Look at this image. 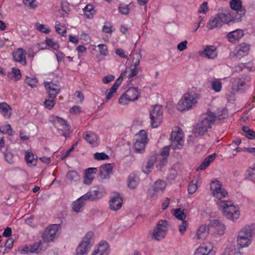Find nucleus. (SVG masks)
<instances>
[{
    "label": "nucleus",
    "instance_id": "7ed1b4c3",
    "mask_svg": "<svg viewBox=\"0 0 255 255\" xmlns=\"http://www.w3.org/2000/svg\"><path fill=\"white\" fill-rule=\"evenodd\" d=\"M130 58L132 60L130 68H126L125 70L122 72L120 76L116 80H124L125 78L130 79L135 76L139 71L138 67L141 56L138 53H131Z\"/></svg>",
    "mask_w": 255,
    "mask_h": 255
},
{
    "label": "nucleus",
    "instance_id": "1a4fd4ad",
    "mask_svg": "<svg viewBox=\"0 0 255 255\" xmlns=\"http://www.w3.org/2000/svg\"><path fill=\"white\" fill-rule=\"evenodd\" d=\"M150 126L152 128H157L163 121V109L159 105L153 106L149 111Z\"/></svg>",
    "mask_w": 255,
    "mask_h": 255
},
{
    "label": "nucleus",
    "instance_id": "a878e982",
    "mask_svg": "<svg viewBox=\"0 0 255 255\" xmlns=\"http://www.w3.org/2000/svg\"><path fill=\"white\" fill-rule=\"evenodd\" d=\"M121 84V81H116L110 88L106 90L105 94L106 101H110L114 97Z\"/></svg>",
    "mask_w": 255,
    "mask_h": 255
},
{
    "label": "nucleus",
    "instance_id": "6ab92c4d",
    "mask_svg": "<svg viewBox=\"0 0 255 255\" xmlns=\"http://www.w3.org/2000/svg\"><path fill=\"white\" fill-rule=\"evenodd\" d=\"M110 252L109 244L106 241H101L95 247L90 255H109Z\"/></svg>",
    "mask_w": 255,
    "mask_h": 255
},
{
    "label": "nucleus",
    "instance_id": "3c124183",
    "mask_svg": "<svg viewBox=\"0 0 255 255\" xmlns=\"http://www.w3.org/2000/svg\"><path fill=\"white\" fill-rule=\"evenodd\" d=\"M35 27L37 30L41 32V33L48 34L50 32V29L45 25L43 24L36 23L35 24Z\"/></svg>",
    "mask_w": 255,
    "mask_h": 255
},
{
    "label": "nucleus",
    "instance_id": "72a5a7b5",
    "mask_svg": "<svg viewBox=\"0 0 255 255\" xmlns=\"http://www.w3.org/2000/svg\"><path fill=\"white\" fill-rule=\"evenodd\" d=\"M97 171V169L94 167L89 168L86 170L84 179V182L85 184L89 185L92 183Z\"/></svg>",
    "mask_w": 255,
    "mask_h": 255
},
{
    "label": "nucleus",
    "instance_id": "412c9836",
    "mask_svg": "<svg viewBox=\"0 0 255 255\" xmlns=\"http://www.w3.org/2000/svg\"><path fill=\"white\" fill-rule=\"evenodd\" d=\"M85 195L88 200H97L103 197L106 194V191L103 187H99L97 189L93 191L88 192Z\"/></svg>",
    "mask_w": 255,
    "mask_h": 255
},
{
    "label": "nucleus",
    "instance_id": "f03ea898",
    "mask_svg": "<svg viewBox=\"0 0 255 255\" xmlns=\"http://www.w3.org/2000/svg\"><path fill=\"white\" fill-rule=\"evenodd\" d=\"M217 206L223 215L227 219L236 222L241 215L240 207L234 204L231 201H218Z\"/></svg>",
    "mask_w": 255,
    "mask_h": 255
},
{
    "label": "nucleus",
    "instance_id": "a18cd8bd",
    "mask_svg": "<svg viewBox=\"0 0 255 255\" xmlns=\"http://www.w3.org/2000/svg\"><path fill=\"white\" fill-rule=\"evenodd\" d=\"M45 43L48 47L54 50L57 51L59 48V44L58 43L52 38H46L45 39Z\"/></svg>",
    "mask_w": 255,
    "mask_h": 255
},
{
    "label": "nucleus",
    "instance_id": "69168bd1",
    "mask_svg": "<svg viewBox=\"0 0 255 255\" xmlns=\"http://www.w3.org/2000/svg\"><path fill=\"white\" fill-rule=\"evenodd\" d=\"M188 222L182 221L181 224L179 226V231L181 234H184L187 230Z\"/></svg>",
    "mask_w": 255,
    "mask_h": 255
},
{
    "label": "nucleus",
    "instance_id": "4c0bfd02",
    "mask_svg": "<svg viewBox=\"0 0 255 255\" xmlns=\"http://www.w3.org/2000/svg\"><path fill=\"white\" fill-rule=\"evenodd\" d=\"M139 183V179L134 174H130L128 177L127 186L130 189H135Z\"/></svg>",
    "mask_w": 255,
    "mask_h": 255
},
{
    "label": "nucleus",
    "instance_id": "20e7f679",
    "mask_svg": "<svg viewBox=\"0 0 255 255\" xmlns=\"http://www.w3.org/2000/svg\"><path fill=\"white\" fill-rule=\"evenodd\" d=\"M254 232L249 226L242 228L239 232L237 238V245L241 248L249 247L252 240Z\"/></svg>",
    "mask_w": 255,
    "mask_h": 255
},
{
    "label": "nucleus",
    "instance_id": "49530a36",
    "mask_svg": "<svg viewBox=\"0 0 255 255\" xmlns=\"http://www.w3.org/2000/svg\"><path fill=\"white\" fill-rule=\"evenodd\" d=\"M172 213L174 216L180 220L184 221L186 216L184 213V210L181 208L173 210Z\"/></svg>",
    "mask_w": 255,
    "mask_h": 255
},
{
    "label": "nucleus",
    "instance_id": "f704fd0d",
    "mask_svg": "<svg viewBox=\"0 0 255 255\" xmlns=\"http://www.w3.org/2000/svg\"><path fill=\"white\" fill-rule=\"evenodd\" d=\"M13 58L15 61L18 62L23 65H25L26 63L25 54L24 51L22 48H19L13 52Z\"/></svg>",
    "mask_w": 255,
    "mask_h": 255
},
{
    "label": "nucleus",
    "instance_id": "0eeeda50",
    "mask_svg": "<svg viewBox=\"0 0 255 255\" xmlns=\"http://www.w3.org/2000/svg\"><path fill=\"white\" fill-rule=\"evenodd\" d=\"M216 119V116L214 113H208L203 120L198 123L195 129V132L199 135L204 134L211 128L212 125Z\"/></svg>",
    "mask_w": 255,
    "mask_h": 255
},
{
    "label": "nucleus",
    "instance_id": "774afa93",
    "mask_svg": "<svg viewBox=\"0 0 255 255\" xmlns=\"http://www.w3.org/2000/svg\"><path fill=\"white\" fill-rule=\"evenodd\" d=\"M81 112V108L79 106H74L69 110V113L73 115L80 114Z\"/></svg>",
    "mask_w": 255,
    "mask_h": 255
},
{
    "label": "nucleus",
    "instance_id": "e433bc0d",
    "mask_svg": "<svg viewBox=\"0 0 255 255\" xmlns=\"http://www.w3.org/2000/svg\"><path fill=\"white\" fill-rule=\"evenodd\" d=\"M250 49V45L246 43H242L237 46L236 48V54L239 56L247 55Z\"/></svg>",
    "mask_w": 255,
    "mask_h": 255
},
{
    "label": "nucleus",
    "instance_id": "13d9d810",
    "mask_svg": "<svg viewBox=\"0 0 255 255\" xmlns=\"http://www.w3.org/2000/svg\"><path fill=\"white\" fill-rule=\"evenodd\" d=\"M97 47L99 48L100 54L103 56H107L109 54L108 46L105 44H100Z\"/></svg>",
    "mask_w": 255,
    "mask_h": 255
},
{
    "label": "nucleus",
    "instance_id": "58836bf2",
    "mask_svg": "<svg viewBox=\"0 0 255 255\" xmlns=\"http://www.w3.org/2000/svg\"><path fill=\"white\" fill-rule=\"evenodd\" d=\"M83 10L86 17L90 19H92L97 12L95 7L90 4H87L85 7L83 8Z\"/></svg>",
    "mask_w": 255,
    "mask_h": 255
},
{
    "label": "nucleus",
    "instance_id": "b1692460",
    "mask_svg": "<svg viewBox=\"0 0 255 255\" xmlns=\"http://www.w3.org/2000/svg\"><path fill=\"white\" fill-rule=\"evenodd\" d=\"M113 166L108 163L101 165L100 167L99 177L102 180L109 179L111 175L113 174Z\"/></svg>",
    "mask_w": 255,
    "mask_h": 255
},
{
    "label": "nucleus",
    "instance_id": "4468645a",
    "mask_svg": "<svg viewBox=\"0 0 255 255\" xmlns=\"http://www.w3.org/2000/svg\"><path fill=\"white\" fill-rule=\"evenodd\" d=\"M60 228L59 224H53L48 226L43 234V239L47 242L53 241L59 236Z\"/></svg>",
    "mask_w": 255,
    "mask_h": 255
},
{
    "label": "nucleus",
    "instance_id": "2eb2a0df",
    "mask_svg": "<svg viewBox=\"0 0 255 255\" xmlns=\"http://www.w3.org/2000/svg\"><path fill=\"white\" fill-rule=\"evenodd\" d=\"M209 225L206 224L200 225L192 238L193 242L198 243L206 240L209 236Z\"/></svg>",
    "mask_w": 255,
    "mask_h": 255
},
{
    "label": "nucleus",
    "instance_id": "0e129e2a",
    "mask_svg": "<svg viewBox=\"0 0 255 255\" xmlns=\"http://www.w3.org/2000/svg\"><path fill=\"white\" fill-rule=\"evenodd\" d=\"M208 11V5L207 2H204L199 7L198 12L200 13H206Z\"/></svg>",
    "mask_w": 255,
    "mask_h": 255
},
{
    "label": "nucleus",
    "instance_id": "5701e85b",
    "mask_svg": "<svg viewBox=\"0 0 255 255\" xmlns=\"http://www.w3.org/2000/svg\"><path fill=\"white\" fill-rule=\"evenodd\" d=\"M85 194L78 198L72 204V209L76 213L82 212L86 202L88 200Z\"/></svg>",
    "mask_w": 255,
    "mask_h": 255
},
{
    "label": "nucleus",
    "instance_id": "dca6fc26",
    "mask_svg": "<svg viewBox=\"0 0 255 255\" xmlns=\"http://www.w3.org/2000/svg\"><path fill=\"white\" fill-rule=\"evenodd\" d=\"M216 253L213 244L211 242H205L195 249L193 255H215Z\"/></svg>",
    "mask_w": 255,
    "mask_h": 255
},
{
    "label": "nucleus",
    "instance_id": "09e8293b",
    "mask_svg": "<svg viewBox=\"0 0 255 255\" xmlns=\"http://www.w3.org/2000/svg\"><path fill=\"white\" fill-rule=\"evenodd\" d=\"M55 99V98H51L50 97L48 99H46L44 102L45 107L48 110H51L56 103Z\"/></svg>",
    "mask_w": 255,
    "mask_h": 255
},
{
    "label": "nucleus",
    "instance_id": "a19ab883",
    "mask_svg": "<svg viewBox=\"0 0 255 255\" xmlns=\"http://www.w3.org/2000/svg\"><path fill=\"white\" fill-rule=\"evenodd\" d=\"M200 182V177L198 176H195L190 182L188 187V191L189 194H192L194 193L198 188V184Z\"/></svg>",
    "mask_w": 255,
    "mask_h": 255
},
{
    "label": "nucleus",
    "instance_id": "aec40b11",
    "mask_svg": "<svg viewBox=\"0 0 255 255\" xmlns=\"http://www.w3.org/2000/svg\"><path fill=\"white\" fill-rule=\"evenodd\" d=\"M44 85L49 97L56 98L60 92V86L55 83L54 81H46L44 83Z\"/></svg>",
    "mask_w": 255,
    "mask_h": 255
},
{
    "label": "nucleus",
    "instance_id": "ddd939ff",
    "mask_svg": "<svg viewBox=\"0 0 255 255\" xmlns=\"http://www.w3.org/2000/svg\"><path fill=\"white\" fill-rule=\"evenodd\" d=\"M171 146L174 149H180L184 144L183 132L181 128L175 127L172 128L171 134Z\"/></svg>",
    "mask_w": 255,
    "mask_h": 255
},
{
    "label": "nucleus",
    "instance_id": "393cba45",
    "mask_svg": "<svg viewBox=\"0 0 255 255\" xmlns=\"http://www.w3.org/2000/svg\"><path fill=\"white\" fill-rule=\"evenodd\" d=\"M199 53L209 59H214L217 56L218 51L215 46L207 45L203 51H200Z\"/></svg>",
    "mask_w": 255,
    "mask_h": 255
},
{
    "label": "nucleus",
    "instance_id": "bb28decb",
    "mask_svg": "<svg viewBox=\"0 0 255 255\" xmlns=\"http://www.w3.org/2000/svg\"><path fill=\"white\" fill-rule=\"evenodd\" d=\"M42 250V241L38 240L32 245L26 246L23 249V252L26 253L38 254Z\"/></svg>",
    "mask_w": 255,
    "mask_h": 255
},
{
    "label": "nucleus",
    "instance_id": "5fc2aeb1",
    "mask_svg": "<svg viewBox=\"0 0 255 255\" xmlns=\"http://www.w3.org/2000/svg\"><path fill=\"white\" fill-rule=\"evenodd\" d=\"M246 177L247 179L253 180L255 179V167H250L246 172Z\"/></svg>",
    "mask_w": 255,
    "mask_h": 255
},
{
    "label": "nucleus",
    "instance_id": "4be33fe9",
    "mask_svg": "<svg viewBox=\"0 0 255 255\" xmlns=\"http://www.w3.org/2000/svg\"><path fill=\"white\" fill-rule=\"evenodd\" d=\"M166 185L167 183L166 181L162 180H157L154 183L152 187V190L150 192L153 191V193L150 192V196L151 197H154V196H157L163 193L165 189Z\"/></svg>",
    "mask_w": 255,
    "mask_h": 255
},
{
    "label": "nucleus",
    "instance_id": "c756f323",
    "mask_svg": "<svg viewBox=\"0 0 255 255\" xmlns=\"http://www.w3.org/2000/svg\"><path fill=\"white\" fill-rule=\"evenodd\" d=\"M208 225H209V228L210 227L213 228L219 234L222 235L224 233L225 226L224 224L220 220H211Z\"/></svg>",
    "mask_w": 255,
    "mask_h": 255
},
{
    "label": "nucleus",
    "instance_id": "2f4dec72",
    "mask_svg": "<svg viewBox=\"0 0 255 255\" xmlns=\"http://www.w3.org/2000/svg\"><path fill=\"white\" fill-rule=\"evenodd\" d=\"M24 159L26 164L29 167H34L37 163V158L31 151H26L24 153Z\"/></svg>",
    "mask_w": 255,
    "mask_h": 255
},
{
    "label": "nucleus",
    "instance_id": "c9c22d12",
    "mask_svg": "<svg viewBox=\"0 0 255 255\" xmlns=\"http://www.w3.org/2000/svg\"><path fill=\"white\" fill-rule=\"evenodd\" d=\"M80 177L79 173L74 170L69 171L66 176V180L68 183H77L80 180Z\"/></svg>",
    "mask_w": 255,
    "mask_h": 255
},
{
    "label": "nucleus",
    "instance_id": "052dcab7",
    "mask_svg": "<svg viewBox=\"0 0 255 255\" xmlns=\"http://www.w3.org/2000/svg\"><path fill=\"white\" fill-rule=\"evenodd\" d=\"M120 12L124 15H127L129 13V8L128 5L120 4L119 7Z\"/></svg>",
    "mask_w": 255,
    "mask_h": 255
},
{
    "label": "nucleus",
    "instance_id": "9d476101",
    "mask_svg": "<svg viewBox=\"0 0 255 255\" xmlns=\"http://www.w3.org/2000/svg\"><path fill=\"white\" fill-rule=\"evenodd\" d=\"M148 142L147 132L143 129L140 130L135 135L133 142L134 150L139 153L145 151V146Z\"/></svg>",
    "mask_w": 255,
    "mask_h": 255
},
{
    "label": "nucleus",
    "instance_id": "423d86ee",
    "mask_svg": "<svg viewBox=\"0 0 255 255\" xmlns=\"http://www.w3.org/2000/svg\"><path fill=\"white\" fill-rule=\"evenodd\" d=\"M140 92L136 88L130 87L120 97L118 103L121 106L128 105L129 103L137 101L140 97Z\"/></svg>",
    "mask_w": 255,
    "mask_h": 255
},
{
    "label": "nucleus",
    "instance_id": "a211bd4d",
    "mask_svg": "<svg viewBox=\"0 0 255 255\" xmlns=\"http://www.w3.org/2000/svg\"><path fill=\"white\" fill-rule=\"evenodd\" d=\"M109 208L113 211L120 210L123 204V199L119 193H114L110 197Z\"/></svg>",
    "mask_w": 255,
    "mask_h": 255
},
{
    "label": "nucleus",
    "instance_id": "9b49d317",
    "mask_svg": "<svg viewBox=\"0 0 255 255\" xmlns=\"http://www.w3.org/2000/svg\"><path fill=\"white\" fill-rule=\"evenodd\" d=\"M230 4L231 8L235 10V12H228L226 14H230L231 15L233 23L240 21L246 12L242 7V1L241 0H232L230 1Z\"/></svg>",
    "mask_w": 255,
    "mask_h": 255
},
{
    "label": "nucleus",
    "instance_id": "ea45409f",
    "mask_svg": "<svg viewBox=\"0 0 255 255\" xmlns=\"http://www.w3.org/2000/svg\"><path fill=\"white\" fill-rule=\"evenodd\" d=\"M155 161V158L152 157L149 159L143 165L142 167V171L146 174L150 173L152 170L154 163Z\"/></svg>",
    "mask_w": 255,
    "mask_h": 255
},
{
    "label": "nucleus",
    "instance_id": "79ce46f5",
    "mask_svg": "<svg viewBox=\"0 0 255 255\" xmlns=\"http://www.w3.org/2000/svg\"><path fill=\"white\" fill-rule=\"evenodd\" d=\"M216 156L217 155L216 153H213L209 155L204 159L197 169L199 170L205 169L215 159Z\"/></svg>",
    "mask_w": 255,
    "mask_h": 255
},
{
    "label": "nucleus",
    "instance_id": "338daca9",
    "mask_svg": "<svg viewBox=\"0 0 255 255\" xmlns=\"http://www.w3.org/2000/svg\"><path fill=\"white\" fill-rule=\"evenodd\" d=\"M11 74L13 75V77L16 79V80H19L21 77L20 71L19 69L12 68L11 70Z\"/></svg>",
    "mask_w": 255,
    "mask_h": 255
},
{
    "label": "nucleus",
    "instance_id": "e2e57ef3",
    "mask_svg": "<svg viewBox=\"0 0 255 255\" xmlns=\"http://www.w3.org/2000/svg\"><path fill=\"white\" fill-rule=\"evenodd\" d=\"M234 252V247L230 245L225 249L221 255H233Z\"/></svg>",
    "mask_w": 255,
    "mask_h": 255
},
{
    "label": "nucleus",
    "instance_id": "37998d69",
    "mask_svg": "<svg viewBox=\"0 0 255 255\" xmlns=\"http://www.w3.org/2000/svg\"><path fill=\"white\" fill-rule=\"evenodd\" d=\"M93 237L94 233L92 231H89L85 234L80 243L91 248Z\"/></svg>",
    "mask_w": 255,
    "mask_h": 255
},
{
    "label": "nucleus",
    "instance_id": "473e14b6",
    "mask_svg": "<svg viewBox=\"0 0 255 255\" xmlns=\"http://www.w3.org/2000/svg\"><path fill=\"white\" fill-rule=\"evenodd\" d=\"M248 87L249 85L244 81H234L232 83V89L234 92H243Z\"/></svg>",
    "mask_w": 255,
    "mask_h": 255
},
{
    "label": "nucleus",
    "instance_id": "cd10ccee",
    "mask_svg": "<svg viewBox=\"0 0 255 255\" xmlns=\"http://www.w3.org/2000/svg\"><path fill=\"white\" fill-rule=\"evenodd\" d=\"M12 113L11 107L6 102L0 103V114L5 119L11 118Z\"/></svg>",
    "mask_w": 255,
    "mask_h": 255
},
{
    "label": "nucleus",
    "instance_id": "de8ad7c7",
    "mask_svg": "<svg viewBox=\"0 0 255 255\" xmlns=\"http://www.w3.org/2000/svg\"><path fill=\"white\" fill-rule=\"evenodd\" d=\"M243 131L245 133V136L249 139H255V131L250 129L248 127L244 126Z\"/></svg>",
    "mask_w": 255,
    "mask_h": 255
},
{
    "label": "nucleus",
    "instance_id": "8fccbe9b",
    "mask_svg": "<svg viewBox=\"0 0 255 255\" xmlns=\"http://www.w3.org/2000/svg\"><path fill=\"white\" fill-rule=\"evenodd\" d=\"M167 162V158H165V157H160L158 156L156 165V167L159 170H162L164 166L166 165Z\"/></svg>",
    "mask_w": 255,
    "mask_h": 255
},
{
    "label": "nucleus",
    "instance_id": "864d4df0",
    "mask_svg": "<svg viewBox=\"0 0 255 255\" xmlns=\"http://www.w3.org/2000/svg\"><path fill=\"white\" fill-rule=\"evenodd\" d=\"M211 88L216 92H219L222 90V85L220 81H212Z\"/></svg>",
    "mask_w": 255,
    "mask_h": 255
},
{
    "label": "nucleus",
    "instance_id": "680f3d73",
    "mask_svg": "<svg viewBox=\"0 0 255 255\" xmlns=\"http://www.w3.org/2000/svg\"><path fill=\"white\" fill-rule=\"evenodd\" d=\"M113 26L111 23L106 22L104 25L103 26L102 30L105 33L111 34L114 29H113Z\"/></svg>",
    "mask_w": 255,
    "mask_h": 255
},
{
    "label": "nucleus",
    "instance_id": "7c9ffc66",
    "mask_svg": "<svg viewBox=\"0 0 255 255\" xmlns=\"http://www.w3.org/2000/svg\"><path fill=\"white\" fill-rule=\"evenodd\" d=\"M84 138L93 147L98 146L99 143V138L98 135L94 132L90 131L86 132Z\"/></svg>",
    "mask_w": 255,
    "mask_h": 255
},
{
    "label": "nucleus",
    "instance_id": "f3484780",
    "mask_svg": "<svg viewBox=\"0 0 255 255\" xmlns=\"http://www.w3.org/2000/svg\"><path fill=\"white\" fill-rule=\"evenodd\" d=\"M52 120L59 133L64 136H67L70 129V127L67 122L59 117H54Z\"/></svg>",
    "mask_w": 255,
    "mask_h": 255
},
{
    "label": "nucleus",
    "instance_id": "c03bdc74",
    "mask_svg": "<svg viewBox=\"0 0 255 255\" xmlns=\"http://www.w3.org/2000/svg\"><path fill=\"white\" fill-rule=\"evenodd\" d=\"M90 249L80 243L76 250L75 255H87Z\"/></svg>",
    "mask_w": 255,
    "mask_h": 255
},
{
    "label": "nucleus",
    "instance_id": "39448f33",
    "mask_svg": "<svg viewBox=\"0 0 255 255\" xmlns=\"http://www.w3.org/2000/svg\"><path fill=\"white\" fill-rule=\"evenodd\" d=\"M232 23V16L230 14L221 12L211 17L209 20L206 26L208 29L211 30L217 27L221 26L223 23L230 24Z\"/></svg>",
    "mask_w": 255,
    "mask_h": 255
},
{
    "label": "nucleus",
    "instance_id": "6e6d98bb",
    "mask_svg": "<svg viewBox=\"0 0 255 255\" xmlns=\"http://www.w3.org/2000/svg\"><path fill=\"white\" fill-rule=\"evenodd\" d=\"M94 157L97 160H107L109 159V155L105 152H96L94 154Z\"/></svg>",
    "mask_w": 255,
    "mask_h": 255
},
{
    "label": "nucleus",
    "instance_id": "c85d7f7f",
    "mask_svg": "<svg viewBox=\"0 0 255 255\" xmlns=\"http://www.w3.org/2000/svg\"><path fill=\"white\" fill-rule=\"evenodd\" d=\"M244 33L241 29H237L236 30L229 32L227 35V38L228 41L232 43H236L244 36Z\"/></svg>",
    "mask_w": 255,
    "mask_h": 255
},
{
    "label": "nucleus",
    "instance_id": "f8f14e48",
    "mask_svg": "<svg viewBox=\"0 0 255 255\" xmlns=\"http://www.w3.org/2000/svg\"><path fill=\"white\" fill-rule=\"evenodd\" d=\"M210 190L213 196L219 201L227 197L228 193L223 187L222 183L217 179L212 180L210 183Z\"/></svg>",
    "mask_w": 255,
    "mask_h": 255
},
{
    "label": "nucleus",
    "instance_id": "6e6552de",
    "mask_svg": "<svg viewBox=\"0 0 255 255\" xmlns=\"http://www.w3.org/2000/svg\"><path fill=\"white\" fill-rule=\"evenodd\" d=\"M168 224L165 220H160L149 234L152 239L159 241L165 238L168 231Z\"/></svg>",
    "mask_w": 255,
    "mask_h": 255
},
{
    "label": "nucleus",
    "instance_id": "bf43d9fd",
    "mask_svg": "<svg viewBox=\"0 0 255 255\" xmlns=\"http://www.w3.org/2000/svg\"><path fill=\"white\" fill-rule=\"evenodd\" d=\"M2 133L11 135L12 134V129L10 124H6L2 126Z\"/></svg>",
    "mask_w": 255,
    "mask_h": 255
},
{
    "label": "nucleus",
    "instance_id": "f257e3e1",
    "mask_svg": "<svg viewBox=\"0 0 255 255\" xmlns=\"http://www.w3.org/2000/svg\"><path fill=\"white\" fill-rule=\"evenodd\" d=\"M200 94L197 88L189 89L179 100L176 105L177 110L181 112H186L194 109L197 105Z\"/></svg>",
    "mask_w": 255,
    "mask_h": 255
},
{
    "label": "nucleus",
    "instance_id": "4d7b16f0",
    "mask_svg": "<svg viewBox=\"0 0 255 255\" xmlns=\"http://www.w3.org/2000/svg\"><path fill=\"white\" fill-rule=\"evenodd\" d=\"M23 4L30 9H35L37 7L36 0H23Z\"/></svg>",
    "mask_w": 255,
    "mask_h": 255
},
{
    "label": "nucleus",
    "instance_id": "603ef678",
    "mask_svg": "<svg viewBox=\"0 0 255 255\" xmlns=\"http://www.w3.org/2000/svg\"><path fill=\"white\" fill-rule=\"evenodd\" d=\"M55 30L62 36H65L66 34V29L64 26L61 25L58 21L55 22Z\"/></svg>",
    "mask_w": 255,
    "mask_h": 255
}]
</instances>
